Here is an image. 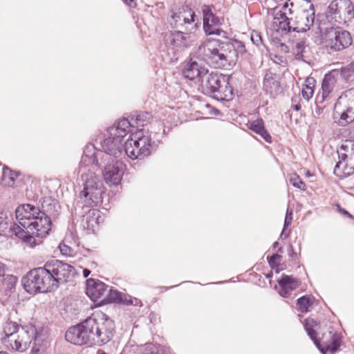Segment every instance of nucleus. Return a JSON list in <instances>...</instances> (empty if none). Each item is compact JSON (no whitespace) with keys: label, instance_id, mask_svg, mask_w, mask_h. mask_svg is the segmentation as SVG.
Returning <instances> with one entry per match:
<instances>
[{"label":"nucleus","instance_id":"nucleus-1","mask_svg":"<svg viewBox=\"0 0 354 354\" xmlns=\"http://www.w3.org/2000/svg\"><path fill=\"white\" fill-rule=\"evenodd\" d=\"M132 124L128 118L116 120L106 129V137L100 144L103 151L97 149L94 145H87L82 156V165H91L93 169L99 170L102 160L117 158L123 153L132 160H142L155 151L160 140L152 138V131L145 129L138 130L130 135V138L124 143L125 137L131 132Z\"/></svg>","mask_w":354,"mask_h":354},{"label":"nucleus","instance_id":"nucleus-2","mask_svg":"<svg viewBox=\"0 0 354 354\" xmlns=\"http://www.w3.org/2000/svg\"><path fill=\"white\" fill-rule=\"evenodd\" d=\"M59 205L51 197L43 198L41 207L23 204L15 210L19 225L14 224L10 230L19 239L30 246L39 244L36 238L43 239L49 234L52 227L50 216L57 212Z\"/></svg>","mask_w":354,"mask_h":354},{"label":"nucleus","instance_id":"nucleus-3","mask_svg":"<svg viewBox=\"0 0 354 354\" xmlns=\"http://www.w3.org/2000/svg\"><path fill=\"white\" fill-rule=\"evenodd\" d=\"M245 51L243 43L237 39H207L204 44V58L215 68H229L235 66L239 53Z\"/></svg>","mask_w":354,"mask_h":354},{"label":"nucleus","instance_id":"nucleus-4","mask_svg":"<svg viewBox=\"0 0 354 354\" xmlns=\"http://www.w3.org/2000/svg\"><path fill=\"white\" fill-rule=\"evenodd\" d=\"M91 165H82V160L80 162L78 173L81 174L84 181V189L80 192L79 198L74 208L77 212L78 207H92L97 206L102 203V195L104 194L103 181Z\"/></svg>","mask_w":354,"mask_h":354},{"label":"nucleus","instance_id":"nucleus-5","mask_svg":"<svg viewBox=\"0 0 354 354\" xmlns=\"http://www.w3.org/2000/svg\"><path fill=\"white\" fill-rule=\"evenodd\" d=\"M288 14L295 15L289 18L284 12L277 15L279 16L276 19L281 32H306L314 24L315 8L310 0L304 1L297 9L290 8Z\"/></svg>","mask_w":354,"mask_h":354},{"label":"nucleus","instance_id":"nucleus-6","mask_svg":"<svg viewBox=\"0 0 354 354\" xmlns=\"http://www.w3.org/2000/svg\"><path fill=\"white\" fill-rule=\"evenodd\" d=\"M230 79L229 75L207 71L202 77V93L216 100H230L233 97V88L230 85Z\"/></svg>","mask_w":354,"mask_h":354},{"label":"nucleus","instance_id":"nucleus-7","mask_svg":"<svg viewBox=\"0 0 354 354\" xmlns=\"http://www.w3.org/2000/svg\"><path fill=\"white\" fill-rule=\"evenodd\" d=\"M92 345L103 346L109 342L115 333L114 322L103 313L88 317Z\"/></svg>","mask_w":354,"mask_h":354},{"label":"nucleus","instance_id":"nucleus-8","mask_svg":"<svg viewBox=\"0 0 354 354\" xmlns=\"http://www.w3.org/2000/svg\"><path fill=\"white\" fill-rule=\"evenodd\" d=\"M45 266L30 270L21 279L24 290L29 294L50 292L56 290Z\"/></svg>","mask_w":354,"mask_h":354},{"label":"nucleus","instance_id":"nucleus-9","mask_svg":"<svg viewBox=\"0 0 354 354\" xmlns=\"http://www.w3.org/2000/svg\"><path fill=\"white\" fill-rule=\"evenodd\" d=\"M42 341L41 334L36 328L27 326L21 328L19 334L10 348L20 353L26 352L28 348H30L33 354H38L40 351L39 346Z\"/></svg>","mask_w":354,"mask_h":354},{"label":"nucleus","instance_id":"nucleus-10","mask_svg":"<svg viewBox=\"0 0 354 354\" xmlns=\"http://www.w3.org/2000/svg\"><path fill=\"white\" fill-rule=\"evenodd\" d=\"M44 266L56 290L61 284L70 281L76 273L73 266L55 259L47 261Z\"/></svg>","mask_w":354,"mask_h":354},{"label":"nucleus","instance_id":"nucleus-11","mask_svg":"<svg viewBox=\"0 0 354 354\" xmlns=\"http://www.w3.org/2000/svg\"><path fill=\"white\" fill-rule=\"evenodd\" d=\"M322 39L326 47L333 51H340L348 48L353 40L351 33L339 27L327 28Z\"/></svg>","mask_w":354,"mask_h":354},{"label":"nucleus","instance_id":"nucleus-12","mask_svg":"<svg viewBox=\"0 0 354 354\" xmlns=\"http://www.w3.org/2000/svg\"><path fill=\"white\" fill-rule=\"evenodd\" d=\"M327 17L339 24L354 19V5L350 0H334L328 7Z\"/></svg>","mask_w":354,"mask_h":354},{"label":"nucleus","instance_id":"nucleus-13","mask_svg":"<svg viewBox=\"0 0 354 354\" xmlns=\"http://www.w3.org/2000/svg\"><path fill=\"white\" fill-rule=\"evenodd\" d=\"M65 339L67 342L75 345H92L88 317L80 323L71 326L65 333Z\"/></svg>","mask_w":354,"mask_h":354},{"label":"nucleus","instance_id":"nucleus-14","mask_svg":"<svg viewBox=\"0 0 354 354\" xmlns=\"http://www.w3.org/2000/svg\"><path fill=\"white\" fill-rule=\"evenodd\" d=\"M104 169L101 170L104 181L109 186H118L122 179L126 169L124 163L117 158L102 160Z\"/></svg>","mask_w":354,"mask_h":354},{"label":"nucleus","instance_id":"nucleus-15","mask_svg":"<svg viewBox=\"0 0 354 354\" xmlns=\"http://www.w3.org/2000/svg\"><path fill=\"white\" fill-rule=\"evenodd\" d=\"M167 41L173 49L177 51L190 47L193 42L191 35L182 31L171 32Z\"/></svg>","mask_w":354,"mask_h":354},{"label":"nucleus","instance_id":"nucleus-16","mask_svg":"<svg viewBox=\"0 0 354 354\" xmlns=\"http://www.w3.org/2000/svg\"><path fill=\"white\" fill-rule=\"evenodd\" d=\"M109 286L99 279L90 278L86 281V294L93 301L101 298Z\"/></svg>","mask_w":354,"mask_h":354},{"label":"nucleus","instance_id":"nucleus-17","mask_svg":"<svg viewBox=\"0 0 354 354\" xmlns=\"http://www.w3.org/2000/svg\"><path fill=\"white\" fill-rule=\"evenodd\" d=\"M277 283L280 287L279 294L283 297H288L292 291L299 287L301 281L292 275L282 274Z\"/></svg>","mask_w":354,"mask_h":354},{"label":"nucleus","instance_id":"nucleus-18","mask_svg":"<svg viewBox=\"0 0 354 354\" xmlns=\"http://www.w3.org/2000/svg\"><path fill=\"white\" fill-rule=\"evenodd\" d=\"M207 71L202 67L196 61L191 59L188 61L182 70L183 77L189 80L202 81L203 75Z\"/></svg>","mask_w":354,"mask_h":354},{"label":"nucleus","instance_id":"nucleus-19","mask_svg":"<svg viewBox=\"0 0 354 354\" xmlns=\"http://www.w3.org/2000/svg\"><path fill=\"white\" fill-rule=\"evenodd\" d=\"M74 211L75 214L83 216L84 226L86 225L87 228H94L96 225L99 224L100 214L98 210L89 209V207H78L77 212L75 209Z\"/></svg>","mask_w":354,"mask_h":354},{"label":"nucleus","instance_id":"nucleus-20","mask_svg":"<svg viewBox=\"0 0 354 354\" xmlns=\"http://www.w3.org/2000/svg\"><path fill=\"white\" fill-rule=\"evenodd\" d=\"M21 328V326L14 322H8L6 324L3 328L5 337H2V342L7 347L10 348L12 344L15 339H16L17 335L19 334V331Z\"/></svg>","mask_w":354,"mask_h":354},{"label":"nucleus","instance_id":"nucleus-21","mask_svg":"<svg viewBox=\"0 0 354 354\" xmlns=\"http://www.w3.org/2000/svg\"><path fill=\"white\" fill-rule=\"evenodd\" d=\"M248 128L252 131L260 136L266 142H272V137L265 127V122L262 118L248 123Z\"/></svg>","mask_w":354,"mask_h":354},{"label":"nucleus","instance_id":"nucleus-22","mask_svg":"<svg viewBox=\"0 0 354 354\" xmlns=\"http://www.w3.org/2000/svg\"><path fill=\"white\" fill-rule=\"evenodd\" d=\"M341 342V335L337 332H335L331 335L330 343L329 344H327L325 347H323L321 345L320 341L319 339L317 342H315V346L322 354H326L328 351L330 352L331 353H335L340 347Z\"/></svg>","mask_w":354,"mask_h":354},{"label":"nucleus","instance_id":"nucleus-23","mask_svg":"<svg viewBox=\"0 0 354 354\" xmlns=\"http://www.w3.org/2000/svg\"><path fill=\"white\" fill-rule=\"evenodd\" d=\"M353 173L354 162L351 160L339 159L334 167L335 175L339 177L351 176Z\"/></svg>","mask_w":354,"mask_h":354},{"label":"nucleus","instance_id":"nucleus-24","mask_svg":"<svg viewBox=\"0 0 354 354\" xmlns=\"http://www.w3.org/2000/svg\"><path fill=\"white\" fill-rule=\"evenodd\" d=\"M335 122L340 127H346L347 124L354 122V110L347 104L346 109L340 113L336 111L334 113Z\"/></svg>","mask_w":354,"mask_h":354},{"label":"nucleus","instance_id":"nucleus-25","mask_svg":"<svg viewBox=\"0 0 354 354\" xmlns=\"http://www.w3.org/2000/svg\"><path fill=\"white\" fill-rule=\"evenodd\" d=\"M152 119V115L147 111H136L131 115V120L129 121L132 124L131 129L133 128L134 124L137 125V127H145L150 122Z\"/></svg>","mask_w":354,"mask_h":354},{"label":"nucleus","instance_id":"nucleus-26","mask_svg":"<svg viewBox=\"0 0 354 354\" xmlns=\"http://www.w3.org/2000/svg\"><path fill=\"white\" fill-rule=\"evenodd\" d=\"M339 159L354 162V141L346 140L340 146V151H337Z\"/></svg>","mask_w":354,"mask_h":354},{"label":"nucleus","instance_id":"nucleus-27","mask_svg":"<svg viewBox=\"0 0 354 354\" xmlns=\"http://www.w3.org/2000/svg\"><path fill=\"white\" fill-rule=\"evenodd\" d=\"M202 11L203 25H205L206 21H208L209 25L221 26L223 19L215 15L209 6H204Z\"/></svg>","mask_w":354,"mask_h":354},{"label":"nucleus","instance_id":"nucleus-28","mask_svg":"<svg viewBox=\"0 0 354 354\" xmlns=\"http://www.w3.org/2000/svg\"><path fill=\"white\" fill-rule=\"evenodd\" d=\"M19 173L11 170L8 167L3 169L1 178L2 184L7 187H12L19 176Z\"/></svg>","mask_w":354,"mask_h":354},{"label":"nucleus","instance_id":"nucleus-29","mask_svg":"<svg viewBox=\"0 0 354 354\" xmlns=\"http://www.w3.org/2000/svg\"><path fill=\"white\" fill-rule=\"evenodd\" d=\"M124 297V293H122L117 290H113V289H112V288H111L109 290L108 293L106 295V297H104V299L100 301V304L104 305V304H110V303H113V302L120 304V302L122 299V297Z\"/></svg>","mask_w":354,"mask_h":354},{"label":"nucleus","instance_id":"nucleus-30","mask_svg":"<svg viewBox=\"0 0 354 354\" xmlns=\"http://www.w3.org/2000/svg\"><path fill=\"white\" fill-rule=\"evenodd\" d=\"M221 26H212L208 24V21H206V24L203 25V30L206 35H218L221 36V39H225V38H230L227 36V32L223 30Z\"/></svg>","mask_w":354,"mask_h":354},{"label":"nucleus","instance_id":"nucleus-31","mask_svg":"<svg viewBox=\"0 0 354 354\" xmlns=\"http://www.w3.org/2000/svg\"><path fill=\"white\" fill-rule=\"evenodd\" d=\"M317 326V322L314 319H306L304 323V327L309 337L313 343L317 342L319 339L317 337V332L314 330V327Z\"/></svg>","mask_w":354,"mask_h":354},{"label":"nucleus","instance_id":"nucleus-32","mask_svg":"<svg viewBox=\"0 0 354 354\" xmlns=\"http://www.w3.org/2000/svg\"><path fill=\"white\" fill-rule=\"evenodd\" d=\"M313 303L309 295H304L297 299L296 306L298 311L308 313L312 306Z\"/></svg>","mask_w":354,"mask_h":354},{"label":"nucleus","instance_id":"nucleus-33","mask_svg":"<svg viewBox=\"0 0 354 354\" xmlns=\"http://www.w3.org/2000/svg\"><path fill=\"white\" fill-rule=\"evenodd\" d=\"M315 80L313 78H308L306 80V84L303 85L301 89V95L304 100L308 101L313 94V85Z\"/></svg>","mask_w":354,"mask_h":354},{"label":"nucleus","instance_id":"nucleus-34","mask_svg":"<svg viewBox=\"0 0 354 354\" xmlns=\"http://www.w3.org/2000/svg\"><path fill=\"white\" fill-rule=\"evenodd\" d=\"M17 282V277L12 274H7L3 277V286L6 292H12L15 288Z\"/></svg>","mask_w":354,"mask_h":354},{"label":"nucleus","instance_id":"nucleus-35","mask_svg":"<svg viewBox=\"0 0 354 354\" xmlns=\"http://www.w3.org/2000/svg\"><path fill=\"white\" fill-rule=\"evenodd\" d=\"M331 77H332L330 74H326L323 79L322 84V93L321 96V102L324 101L332 91L331 85L329 82Z\"/></svg>","mask_w":354,"mask_h":354},{"label":"nucleus","instance_id":"nucleus-36","mask_svg":"<svg viewBox=\"0 0 354 354\" xmlns=\"http://www.w3.org/2000/svg\"><path fill=\"white\" fill-rule=\"evenodd\" d=\"M339 75L344 80L350 81L354 77V61L350 64L342 67Z\"/></svg>","mask_w":354,"mask_h":354},{"label":"nucleus","instance_id":"nucleus-37","mask_svg":"<svg viewBox=\"0 0 354 354\" xmlns=\"http://www.w3.org/2000/svg\"><path fill=\"white\" fill-rule=\"evenodd\" d=\"M306 48V40L301 39L297 41L294 47L295 57L296 59L301 60L304 58V53Z\"/></svg>","mask_w":354,"mask_h":354},{"label":"nucleus","instance_id":"nucleus-38","mask_svg":"<svg viewBox=\"0 0 354 354\" xmlns=\"http://www.w3.org/2000/svg\"><path fill=\"white\" fill-rule=\"evenodd\" d=\"M290 183L296 188L303 191L306 190V185L305 183L301 179L300 176L295 173L290 175Z\"/></svg>","mask_w":354,"mask_h":354},{"label":"nucleus","instance_id":"nucleus-39","mask_svg":"<svg viewBox=\"0 0 354 354\" xmlns=\"http://www.w3.org/2000/svg\"><path fill=\"white\" fill-rule=\"evenodd\" d=\"M172 17H173V19H174L176 20V22H178V21L180 22L181 21H183L184 22V24H190L191 23L195 22V18L196 17V16L194 12H192L190 13V19L185 16L182 15L180 13H179V14L174 13Z\"/></svg>","mask_w":354,"mask_h":354},{"label":"nucleus","instance_id":"nucleus-40","mask_svg":"<svg viewBox=\"0 0 354 354\" xmlns=\"http://www.w3.org/2000/svg\"><path fill=\"white\" fill-rule=\"evenodd\" d=\"M281 255L278 253L273 254L271 256H268L267 261L270 267L272 269H274L275 267H279L280 264H279L278 262L281 260Z\"/></svg>","mask_w":354,"mask_h":354},{"label":"nucleus","instance_id":"nucleus-41","mask_svg":"<svg viewBox=\"0 0 354 354\" xmlns=\"http://www.w3.org/2000/svg\"><path fill=\"white\" fill-rule=\"evenodd\" d=\"M142 354H158V348L153 344H146L145 350Z\"/></svg>","mask_w":354,"mask_h":354},{"label":"nucleus","instance_id":"nucleus-42","mask_svg":"<svg viewBox=\"0 0 354 354\" xmlns=\"http://www.w3.org/2000/svg\"><path fill=\"white\" fill-rule=\"evenodd\" d=\"M251 40L254 44L259 46L262 44V38L258 31H252L251 33Z\"/></svg>","mask_w":354,"mask_h":354},{"label":"nucleus","instance_id":"nucleus-43","mask_svg":"<svg viewBox=\"0 0 354 354\" xmlns=\"http://www.w3.org/2000/svg\"><path fill=\"white\" fill-rule=\"evenodd\" d=\"M274 82L272 75L267 73L263 78V87L268 91L270 84H274Z\"/></svg>","mask_w":354,"mask_h":354},{"label":"nucleus","instance_id":"nucleus-44","mask_svg":"<svg viewBox=\"0 0 354 354\" xmlns=\"http://www.w3.org/2000/svg\"><path fill=\"white\" fill-rule=\"evenodd\" d=\"M292 221V209H287L286 216L284 219V228H288L291 224Z\"/></svg>","mask_w":354,"mask_h":354},{"label":"nucleus","instance_id":"nucleus-45","mask_svg":"<svg viewBox=\"0 0 354 354\" xmlns=\"http://www.w3.org/2000/svg\"><path fill=\"white\" fill-rule=\"evenodd\" d=\"M288 254L290 258L294 261H296L299 259V256L296 252H295L293 246L290 244L288 248Z\"/></svg>","mask_w":354,"mask_h":354},{"label":"nucleus","instance_id":"nucleus-46","mask_svg":"<svg viewBox=\"0 0 354 354\" xmlns=\"http://www.w3.org/2000/svg\"><path fill=\"white\" fill-rule=\"evenodd\" d=\"M59 249H60L61 253L63 254H65V255L69 254L71 251V248H69L68 246H67L65 244L60 245H59Z\"/></svg>","mask_w":354,"mask_h":354},{"label":"nucleus","instance_id":"nucleus-47","mask_svg":"<svg viewBox=\"0 0 354 354\" xmlns=\"http://www.w3.org/2000/svg\"><path fill=\"white\" fill-rule=\"evenodd\" d=\"M337 210L339 213H341L342 214L346 216H348L349 218H353V216L347 211L345 209L342 208L339 205H337Z\"/></svg>","mask_w":354,"mask_h":354},{"label":"nucleus","instance_id":"nucleus-48","mask_svg":"<svg viewBox=\"0 0 354 354\" xmlns=\"http://www.w3.org/2000/svg\"><path fill=\"white\" fill-rule=\"evenodd\" d=\"M131 301H132V297L130 296H127L124 294V297H122V301L120 302V304H125V305H131Z\"/></svg>","mask_w":354,"mask_h":354},{"label":"nucleus","instance_id":"nucleus-49","mask_svg":"<svg viewBox=\"0 0 354 354\" xmlns=\"http://www.w3.org/2000/svg\"><path fill=\"white\" fill-rule=\"evenodd\" d=\"M131 305L135 306H142V303L140 299L137 298H132V301H131Z\"/></svg>","mask_w":354,"mask_h":354},{"label":"nucleus","instance_id":"nucleus-50","mask_svg":"<svg viewBox=\"0 0 354 354\" xmlns=\"http://www.w3.org/2000/svg\"><path fill=\"white\" fill-rule=\"evenodd\" d=\"M6 270H7L6 265L2 262H0V277H4L6 275L5 272Z\"/></svg>","mask_w":354,"mask_h":354},{"label":"nucleus","instance_id":"nucleus-51","mask_svg":"<svg viewBox=\"0 0 354 354\" xmlns=\"http://www.w3.org/2000/svg\"><path fill=\"white\" fill-rule=\"evenodd\" d=\"M288 228H284V226L283 227V230L281 231V233L280 234V237L281 239H287L289 236V233L286 232Z\"/></svg>","mask_w":354,"mask_h":354},{"label":"nucleus","instance_id":"nucleus-52","mask_svg":"<svg viewBox=\"0 0 354 354\" xmlns=\"http://www.w3.org/2000/svg\"><path fill=\"white\" fill-rule=\"evenodd\" d=\"M127 5H128L131 8H134L136 6V3L135 0H127L124 1Z\"/></svg>","mask_w":354,"mask_h":354},{"label":"nucleus","instance_id":"nucleus-53","mask_svg":"<svg viewBox=\"0 0 354 354\" xmlns=\"http://www.w3.org/2000/svg\"><path fill=\"white\" fill-rule=\"evenodd\" d=\"M82 274L84 278H87L91 274V270L87 268H84L83 270Z\"/></svg>","mask_w":354,"mask_h":354},{"label":"nucleus","instance_id":"nucleus-54","mask_svg":"<svg viewBox=\"0 0 354 354\" xmlns=\"http://www.w3.org/2000/svg\"><path fill=\"white\" fill-rule=\"evenodd\" d=\"M301 104H295L294 105H292V109L296 111H298L301 109Z\"/></svg>","mask_w":354,"mask_h":354},{"label":"nucleus","instance_id":"nucleus-55","mask_svg":"<svg viewBox=\"0 0 354 354\" xmlns=\"http://www.w3.org/2000/svg\"><path fill=\"white\" fill-rule=\"evenodd\" d=\"M315 112L319 115L322 113V109L317 106L315 109Z\"/></svg>","mask_w":354,"mask_h":354},{"label":"nucleus","instance_id":"nucleus-56","mask_svg":"<svg viewBox=\"0 0 354 354\" xmlns=\"http://www.w3.org/2000/svg\"><path fill=\"white\" fill-rule=\"evenodd\" d=\"M176 286H169V287H167V286H161L160 287V289L162 290V291H166L169 289H171L174 287H176Z\"/></svg>","mask_w":354,"mask_h":354},{"label":"nucleus","instance_id":"nucleus-57","mask_svg":"<svg viewBox=\"0 0 354 354\" xmlns=\"http://www.w3.org/2000/svg\"><path fill=\"white\" fill-rule=\"evenodd\" d=\"M284 269L283 265H280L279 267H275L274 270L277 273H279L280 270H282Z\"/></svg>","mask_w":354,"mask_h":354},{"label":"nucleus","instance_id":"nucleus-58","mask_svg":"<svg viewBox=\"0 0 354 354\" xmlns=\"http://www.w3.org/2000/svg\"><path fill=\"white\" fill-rule=\"evenodd\" d=\"M279 245V243L277 241L274 242L272 244L273 248H277Z\"/></svg>","mask_w":354,"mask_h":354},{"label":"nucleus","instance_id":"nucleus-59","mask_svg":"<svg viewBox=\"0 0 354 354\" xmlns=\"http://www.w3.org/2000/svg\"><path fill=\"white\" fill-rule=\"evenodd\" d=\"M282 252H283V248L281 247V248H279L278 249V250H277V253L279 254V253H282Z\"/></svg>","mask_w":354,"mask_h":354},{"label":"nucleus","instance_id":"nucleus-60","mask_svg":"<svg viewBox=\"0 0 354 354\" xmlns=\"http://www.w3.org/2000/svg\"><path fill=\"white\" fill-rule=\"evenodd\" d=\"M97 354H106V353L103 351H98Z\"/></svg>","mask_w":354,"mask_h":354},{"label":"nucleus","instance_id":"nucleus-61","mask_svg":"<svg viewBox=\"0 0 354 354\" xmlns=\"http://www.w3.org/2000/svg\"><path fill=\"white\" fill-rule=\"evenodd\" d=\"M272 272H270V273H269V274H268L266 275V277H267V278H270V277H272Z\"/></svg>","mask_w":354,"mask_h":354},{"label":"nucleus","instance_id":"nucleus-62","mask_svg":"<svg viewBox=\"0 0 354 354\" xmlns=\"http://www.w3.org/2000/svg\"><path fill=\"white\" fill-rule=\"evenodd\" d=\"M306 176H311L312 175H311V174H310V172L309 171H307Z\"/></svg>","mask_w":354,"mask_h":354},{"label":"nucleus","instance_id":"nucleus-63","mask_svg":"<svg viewBox=\"0 0 354 354\" xmlns=\"http://www.w3.org/2000/svg\"><path fill=\"white\" fill-rule=\"evenodd\" d=\"M319 95H317V96L316 97V100H315L316 103H317V102H318V101H319Z\"/></svg>","mask_w":354,"mask_h":354},{"label":"nucleus","instance_id":"nucleus-64","mask_svg":"<svg viewBox=\"0 0 354 354\" xmlns=\"http://www.w3.org/2000/svg\"><path fill=\"white\" fill-rule=\"evenodd\" d=\"M0 354H8L6 351H0Z\"/></svg>","mask_w":354,"mask_h":354}]
</instances>
